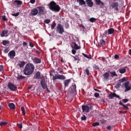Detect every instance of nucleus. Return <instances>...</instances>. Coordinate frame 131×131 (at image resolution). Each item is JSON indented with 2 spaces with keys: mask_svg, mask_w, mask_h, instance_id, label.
I'll use <instances>...</instances> for the list:
<instances>
[{
  "mask_svg": "<svg viewBox=\"0 0 131 131\" xmlns=\"http://www.w3.org/2000/svg\"><path fill=\"white\" fill-rule=\"evenodd\" d=\"M38 9L39 10V13L41 15H43L44 12H45V8L41 7H38Z\"/></svg>",
  "mask_w": 131,
  "mask_h": 131,
  "instance_id": "21",
  "label": "nucleus"
},
{
  "mask_svg": "<svg viewBox=\"0 0 131 131\" xmlns=\"http://www.w3.org/2000/svg\"><path fill=\"white\" fill-rule=\"evenodd\" d=\"M2 19L3 21H7V18L6 17V16L4 15L2 16Z\"/></svg>",
  "mask_w": 131,
  "mask_h": 131,
  "instance_id": "52",
  "label": "nucleus"
},
{
  "mask_svg": "<svg viewBox=\"0 0 131 131\" xmlns=\"http://www.w3.org/2000/svg\"><path fill=\"white\" fill-rule=\"evenodd\" d=\"M92 107V106L88 105H82V110L83 112H90V108Z\"/></svg>",
  "mask_w": 131,
  "mask_h": 131,
  "instance_id": "8",
  "label": "nucleus"
},
{
  "mask_svg": "<svg viewBox=\"0 0 131 131\" xmlns=\"http://www.w3.org/2000/svg\"><path fill=\"white\" fill-rule=\"evenodd\" d=\"M96 20H97V19L94 18V17H92L91 18H90L89 21H90V22H96Z\"/></svg>",
  "mask_w": 131,
  "mask_h": 131,
  "instance_id": "39",
  "label": "nucleus"
},
{
  "mask_svg": "<svg viewBox=\"0 0 131 131\" xmlns=\"http://www.w3.org/2000/svg\"><path fill=\"white\" fill-rule=\"evenodd\" d=\"M4 70V66H0V71H3Z\"/></svg>",
  "mask_w": 131,
  "mask_h": 131,
  "instance_id": "56",
  "label": "nucleus"
},
{
  "mask_svg": "<svg viewBox=\"0 0 131 131\" xmlns=\"http://www.w3.org/2000/svg\"><path fill=\"white\" fill-rule=\"evenodd\" d=\"M110 74H111V76H112L113 77L114 76H117V74L115 72H112L110 73Z\"/></svg>",
  "mask_w": 131,
  "mask_h": 131,
  "instance_id": "35",
  "label": "nucleus"
},
{
  "mask_svg": "<svg viewBox=\"0 0 131 131\" xmlns=\"http://www.w3.org/2000/svg\"><path fill=\"white\" fill-rule=\"evenodd\" d=\"M114 58H115V59H119V56H118V55H117V54H116V55L114 56Z\"/></svg>",
  "mask_w": 131,
  "mask_h": 131,
  "instance_id": "54",
  "label": "nucleus"
},
{
  "mask_svg": "<svg viewBox=\"0 0 131 131\" xmlns=\"http://www.w3.org/2000/svg\"><path fill=\"white\" fill-rule=\"evenodd\" d=\"M38 14V10L36 8H34L32 9L31 12V16H36Z\"/></svg>",
  "mask_w": 131,
  "mask_h": 131,
  "instance_id": "13",
  "label": "nucleus"
},
{
  "mask_svg": "<svg viewBox=\"0 0 131 131\" xmlns=\"http://www.w3.org/2000/svg\"><path fill=\"white\" fill-rule=\"evenodd\" d=\"M8 32H9V31L8 30L2 31L1 34V37H4V36H7V34H8Z\"/></svg>",
  "mask_w": 131,
  "mask_h": 131,
  "instance_id": "18",
  "label": "nucleus"
},
{
  "mask_svg": "<svg viewBox=\"0 0 131 131\" xmlns=\"http://www.w3.org/2000/svg\"><path fill=\"white\" fill-rule=\"evenodd\" d=\"M23 47H26V46H27V43L26 42H24L23 43Z\"/></svg>",
  "mask_w": 131,
  "mask_h": 131,
  "instance_id": "58",
  "label": "nucleus"
},
{
  "mask_svg": "<svg viewBox=\"0 0 131 131\" xmlns=\"http://www.w3.org/2000/svg\"><path fill=\"white\" fill-rule=\"evenodd\" d=\"M124 86L125 88V90L124 92H128L131 90V84H129V82L127 81L124 83Z\"/></svg>",
  "mask_w": 131,
  "mask_h": 131,
  "instance_id": "9",
  "label": "nucleus"
},
{
  "mask_svg": "<svg viewBox=\"0 0 131 131\" xmlns=\"http://www.w3.org/2000/svg\"><path fill=\"white\" fill-rule=\"evenodd\" d=\"M35 79H40L41 76L40 75V72H37L34 76Z\"/></svg>",
  "mask_w": 131,
  "mask_h": 131,
  "instance_id": "16",
  "label": "nucleus"
},
{
  "mask_svg": "<svg viewBox=\"0 0 131 131\" xmlns=\"http://www.w3.org/2000/svg\"><path fill=\"white\" fill-rule=\"evenodd\" d=\"M34 69H35V67L33 64L28 63L26 65L23 70L24 74L27 76L31 75V74H33V72H34Z\"/></svg>",
  "mask_w": 131,
  "mask_h": 131,
  "instance_id": "1",
  "label": "nucleus"
},
{
  "mask_svg": "<svg viewBox=\"0 0 131 131\" xmlns=\"http://www.w3.org/2000/svg\"><path fill=\"white\" fill-rule=\"evenodd\" d=\"M56 31L57 32H58L59 34H63V33L64 32V27H63V26L58 24L57 26Z\"/></svg>",
  "mask_w": 131,
  "mask_h": 131,
  "instance_id": "5",
  "label": "nucleus"
},
{
  "mask_svg": "<svg viewBox=\"0 0 131 131\" xmlns=\"http://www.w3.org/2000/svg\"><path fill=\"white\" fill-rule=\"evenodd\" d=\"M77 3H79L80 6H82V5H85V2L83 0H77Z\"/></svg>",
  "mask_w": 131,
  "mask_h": 131,
  "instance_id": "29",
  "label": "nucleus"
},
{
  "mask_svg": "<svg viewBox=\"0 0 131 131\" xmlns=\"http://www.w3.org/2000/svg\"><path fill=\"white\" fill-rule=\"evenodd\" d=\"M17 80H21V79H24V78H25V77L22 76V75H18L16 77Z\"/></svg>",
  "mask_w": 131,
  "mask_h": 131,
  "instance_id": "31",
  "label": "nucleus"
},
{
  "mask_svg": "<svg viewBox=\"0 0 131 131\" xmlns=\"http://www.w3.org/2000/svg\"><path fill=\"white\" fill-rule=\"evenodd\" d=\"M81 120H86V117L83 115V116L81 117Z\"/></svg>",
  "mask_w": 131,
  "mask_h": 131,
  "instance_id": "46",
  "label": "nucleus"
},
{
  "mask_svg": "<svg viewBox=\"0 0 131 131\" xmlns=\"http://www.w3.org/2000/svg\"><path fill=\"white\" fill-rule=\"evenodd\" d=\"M16 56V52L15 51L12 50L8 53V57L10 58V59H14L15 56Z\"/></svg>",
  "mask_w": 131,
  "mask_h": 131,
  "instance_id": "10",
  "label": "nucleus"
},
{
  "mask_svg": "<svg viewBox=\"0 0 131 131\" xmlns=\"http://www.w3.org/2000/svg\"><path fill=\"white\" fill-rule=\"evenodd\" d=\"M73 48L75 50H79V49H80V47H79V46H78V45H77V44H76V43H73Z\"/></svg>",
  "mask_w": 131,
  "mask_h": 131,
  "instance_id": "30",
  "label": "nucleus"
},
{
  "mask_svg": "<svg viewBox=\"0 0 131 131\" xmlns=\"http://www.w3.org/2000/svg\"><path fill=\"white\" fill-rule=\"evenodd\" d=\"M119 105H121V106H123L124 109L125 110H128V107H127L125 104H123L121 101L119 102Z\"/></svg>",
  "mask_w": 131,
  "mask_h": 131,
  "instance_id": "26",
  "label": "nucleus"
},
{
  "mask_svg": "<svg viewBox=\"0 0 131 131\" xmlns=\"http://www.w3.org/2000/svg\"><path fill=\"white\" fill-rule=\"evenodd\" d=\"M31 4H34L35 3V0H30Z\"/></svg>",
  "mask_w": 131,
  "mask_h": 131,
  "instance_id": "59",
  "label": "nucleus"
},
{
  "mask_svg": "<svg viewBox=\"0 0 131 131\" xmlns=\"http://www.w3.org/2000/svg\"><path fill=\"white\" fill-rule=\"evenodd\" d=\"M14 5H15L16 6V5L17 6H18V7L20 6H21L22 5V2L20 1L19 0H15L14 3H13Z\"/></svg>",
  "mask_w": 131,
  "mask_h": 131,
  "instance_id": "20",
  "label": "nucleus"
},
{
  "mask_svg": "<svg viewBox=\"0 0 131 131\" xmlns=\"http://www.w3.org/2000/svg\"><path fill=\"white\" fill-rule=\"evenodd\" d=\"M119 72L121 73V74H123V73H125L126 72V68H120L119 70Z\"/></svg>",
  "mask_w": 131,
  "mask_h": 131,
  "instance_id": "23",
  "label": "nucleus"
},
{
  "mask_svg": "<svg viewBox=\"0 0 131 131\" xmlns=\"http://www.w3.org/2000/svg\"><path fill=\"white\" fill-rule=\"evenodd\" d=\"M32 60L35 64H39V63H41V59L37 57L32 58Z\"/></svg>",
  "mask_w": 131,
  "mask_h": 131,
  "instance_id": "11",
  "label": "nucleus"
},
{
  "mask_svg": "<svg viewBox=\"0 0 131 131\" xmlns=\"http://www.w3.org/2000/svg\"><path fill=\"white\" fill-rule=\"evenodd\" d=\"M94 69L95 70H98L99 69H100V68L98 66H97V65H94V67H93Z\"/></svg>",
  "mask_w": 131,
  "mask_h": 131,
  "instance_id": "43",
  "label": "nucleus"
},
{
  "mask_svg": "<svg viewBox=\"0 0 131 131\" xmlns=\"http://www.w3.org/2000/svg\"><path fill=\"white\" fill-rule=\"evenodd\" d=\"M25 64V61H19L18 62L17 65L19 66V67H20V68H22V67H24Z\"/></svg>",
  "mask_w": 131,
  "mask_h": 131,
  "instance_id": "19",
  "label": "nucleus"
},
{
  "mask_svg": "<svg viewBox=\"0 0 131 131\" xmlns=\"http://www.w3.org/2000/svg\"><path fill=\"white\" fill-rule=\"evenodd\" d=\"M21 110L22 112L23 115H24V116H25V114H26L25 113V108L24 107V106H22L21 107Z\"/></svg>",
  "mask_w": 131,
  "mask_h": 131,
  "instance_id": "32",
  "label": "nucleus"
},
{
  "mask_svg": "<svg viewBox=\"0 0 131 131\" xmlns=\"http://www.w3.org/2000/svg\"><path fill=\"white\" fill-rule=\"evenodd\" d=\"M106 43V41L104 40L103 39H101L100 40V47H104Z\"/></svg>",
  "mask_w": 131,
  "mask_h": 131,
  "instance_id": "24",
  "label": "nucleus"
},
{
  "mask_svg": "<svg viewBox=\"0 0 131 131\" xmlns=\"http://www.w3.org/2000/svg\"><path fill=\"white\" fill-rule=\"evenodd\" d=\"M56 27V23L53 22L51 25V29H54Z\"/></svg>",
  "mask_w": 131,
  "mask_h": 131,
  "instance_id": "41",
  "label": "nucleus"
},
{
  "mask_svg": "<svg viewBox=\"0 0 131 131\" xmlns=\"http://www.w3.org/2000/svg\"><path fill=\"white\" fill-rule=\"evenodd\" d=\"M119 7V4L118 2H113L111 3L110 8L112 9H114L115 11H119V9L118 8Z\"/></svg>",
  "mask_w": 131,
  "mask_h": 131,
  "instance_id": "3",
  "label": "nucleus"
},
{
  "mask_svg": "<svg viewBox=\"0 0 131 131\" xmlns=\"http://www.w3.org/2000/svg\"><path fill=\"white\" fill-rule=\"evenodd\" d=\"M17 126H18V127H19L20 128H22L23 126H22V123H20L19 124H17Z\"/></svg>",
  "mask_w": 131,
  "mask_h": 131,
  "instance_id": "51",
  "label": "nucleus"
},
{
  "mask_svg": "<svg viewBox=\"0 0 131 131\" xmlns=\"http://www.w3.org/2000/svg\"><path fill=\"white\" fill-rule=\"evenodd\" d=\"M8 107H9L10 109L14 110V109H15V104L13 103H10L8 104Z\"/></svg>",
  "mask_w": 131,
  "mask_h": 131,
  "instance_id": "27",
  "label": "nucleus"
},
{
  "mask_svg": "<svg viewBox=\"0 0 131 131\" xmlns=\"http://www.w3.org/2000/svg\"><path fill=\"white\" fill-rule=\"evenodd\" d=\"M53 80H57V79H60L61 80H65L66 77L63 75H55L52 78Z\"/></svg>",
  "mask_w": 131,
  "mask_h": 131,
  "instance_id": "4",
  "label": "nucleus"
},
{
  "mask_svg": "<svg viewBox=\"0 0 131 131\" xmlns=\"http://www.w3.org/2000/svg\"><path fill=\"white\" fill-rule=\"evenodd\" d=\"M29 46L31 48H33V47H34V45L33 44V43L31 42L29 43Z\"/></svg>",
  "mask_w": 131,
  "mask_h": 131,
  "instance_id": "48",
  "label": "nucleus"
},
{
  "mask_svg": "<svg viewBox=\"0 0 131 131\" xmlns=\"http://www.w3.org/2000/svg\"><path fill=\"white\" fill-rule=\"evenodd\" d=\"M81 27H82V28H83V30H85V28H84V27L83 26H81Z\"/></svg>",
  "mask_w": 131,
  "mask_h": 131,
  "instance_id": "61",
  "label": "nucleus"
},
{
  "mask_svg": "<svg viewBox=\"0 0 131 131\" xmlns=\"http://www.w3.org/2000/svg\"><path fill=\"white\" fill-rule=\"evenodd\" d=\"M106 128L108 130H110V129H111V126H108Z\"/></svg>",
  "mask_w": 131,
  "mask_h": 131,
  "instance_id": "60",
  "label": "nucleus"
},
{
  "mask_svg": "<svg viewBox=\"0 0 131 131\" xmlns=\"http://www.w3.org/2000/svg\"><path fill=\"white\" fill-rule=\"evenodd\" d=\"M70 81H71L70 79L66 80L64 81V86L66 88V86H68V85L70 83Z\"/></svg>",
  "mask_w": 131,
  "mask_h": 131,
  "instance_id": "28",
  "label": "nucleus"
},
{
  "mask_svg": "<svg viewBox=\"0 0 131 131\" xmlns=\"http://www.w3.org/2000/svg\"><path fill=\"white\" fill-rule=\"evenodd\" d=\"M94 91H95L96 92H100V90H98L96 89H95Z\"/></svg>",
  "mask_w": 131,
  "mask_h": 131,
  "instance_id": "62",
  "label": "nucleus"
},
{
  "mask_svg": "<svg viewBox=\"0 0 131 131\" xmlns=\"http://www.w3.org/2000/svg\"><path fill=\"white\" fill-rule=\"evenodd\" d=\"M12 16H14V17H17L19 16V13L17 12L16 13L12 14Z\"/></svg>",
  "mask_w": 131,
  "mask_h": 131,
  "instance_id": "50",
  "label": "nucleus"
},
{
  "mask_svg": "<svg viewBox=\"0 0 131 131\" xmlns=\"http://www.w3.org/2000/svg\"><path fill=\"white\" fill-rule=\"evenodd\" d=\"M123 103H127V102H128V99H124L122 100Z\"/></svg>",
  "mask_w": 131,
  "mask_h": 131,
  "instance_id": "49",
  "label": "nucleus"
},
{
  "mask_svg": "<svg viewBox=\"0 0 131 131\" xmlns=\"http://www.w3.org/2000/svg\"><path fill=\"white\" fill-rule=\"evenodd\" d=\"M8 52H9V49H6L4 50V53H5L6 54H7V53H8Z\"/></svg>",
  "mask_w": 131,
  "mask_h": 131,
  "instance_id": "57",
  "label": "nucleus"
},
{
  "mask_svg": "<svg viewBox=\"0 0 131 131\" xmlns=\"http://www.w3.org/2000/svg\"><path fill=\"white\" fill-rule=\"evenodd\" d=\"M8 124V122H0V126H3V125H7Z\"/></svg>",
  "mask_w": 131,
  "mask_h": 131,
  "instance_id": "36",
  "label": "nucleus"
},
{
  "mask_svg": "<svg viewBox=\"0 0 131 131\" xmlns=\"http://www.w3.org/2000/svg\"><path fill=\"white\" fill-rule=\"evenodd\" d=\"M94 96L95 98H99V97H100V94H99L98 93H95Z\"/></svg>",
  "mask_w": 131,
  "mask_h": 131,
  "instance_id": "47",
  "label": "nucleus"
},
{
  "mask_svg": "<svg viewBox=\"0 0 131 131\" xmlns=\"http://www.w3.org/2000/svg\"><path fill=\"white\" fill-rule=\"evenodd\" d=\"M82 55L85 57V58H87V59H91L92 58L91 56H89L84 53H82Z\"/></svg>",
  "mask_w": 131,
  "mask_h": 131,
  "instance_id": "38",
  "label": "nucleus"
},
{
  "mask_svg": "<svg viewBox=\"0 0 131 131\" xmlns=\"http://www.w3.org/2000/svg\"><path fill=\"white\" fill-rule=\"evenodd\" d=\"M124 81H126V79L125 78V77H124L123 78L120 79L119 80V82H124Z\"/></svg>",
  "mask_w": 131,
  "mask_h": 131,
  "instance_id": "33",
  "label": "nucleus"
},
{
  "mask_svg": "<svg viewBox=\"0 0 131 131\" xmlns=\"http://www.w3.org/2000/svg\"><path fill=\"white\" fill-rule=\"evenodd\" d=\"M49 8L51 11H54V12H60L61 8L59 5H57L54 1H52L49 5Z\"/></svg>",
  "mask_w": 131,
  "mask_h": 131,
  "instance_id": "2",
  "label": "nucleus"
},
{
  "mask_svg": "<svg viewBox=\"0 0 131 131\" xmlns=\"http://www.w3.org/2000/svg\"><path fill=\"white\" fill-rule=\"evenodd\" d=\"M57 70V71H59V73L62 74V73L63 72V69H62V68H58Z\"/></svg>",
  "mask_w": 131,
  "mask_h": 131,
  "instance_id": "40",
  "label": "nucleus"
},
{
  "mask_svg": "<svg viewBox=\"0 0 131 131\" xmlns=\"http://www.w3.org/2000/svg\"><path fill=\"white\" fill-rule=\"evenodd\" d=\"M109 99H112L113 98H117L118 99H119V100H121V98L118 95L116 94L115 93H111L108 94Z\"/></svg>",
  "mask_w": 131,
  "mask_h": 131,
  "instance_id": "7",
  "label": "nucleus"
},
{
  "mask_svg": "<svg viewBox=\"0 0 131 131\" xmlns=\"http://www.w3.org/2000/svg\"><path fill=\"white\" fill-rule=\"evenodd\" d=\"M110 74H109V73L106 72L103 75V77L104 79V80L108 81L109 80V76Z\"/></svg>",
  "mask_w": 131,
  "mask_h": 131,
  "instance_id": "17",
  "label": "nucleus"
},
{
  "mask_svg": "<svg viewBox=\"0 0 131 131\" xmlns=\"http://www.w3.org/2000/svg\"><path fill=\"white\" fill-rule=\"evenodd\" d=\"M73 58H74V61H77V63H79V61H80V58L78 56L76 55V56H73Z\"/></svg>",
  "mask_w": 131,
  "mask_h": 131,
  "instance_id": "25",
  "label": "nucleus"
},
{
  "mask_svg": "<svg viewBox=\"0 0 131 131\" xmlns=\"http://www.w3.org/2000/svg\"><path fill=\"white\" fill-rule=\"evenodd\" d=\"M113 33H114V29L113 28H110L104 32V34L106 35L113 34Z\"/></svg>",
  "mask_w": 131,
  "mask_h": 131,
  "instance_id": "14",
  "label": "nucleus"
},
{
  "mask_svg": "<svg viewBox=\"0 0 131 131\" xmlns=\"http://www.w3.org/2000/svg\"><path fill=\"white\" fill-rule=\"evenodd\" d=\"M8 43H9V41L6 40H3L2 42L3 46H7V45H8Z\"/></svg>",
  "mask_w": 131,
  "mask_h": 131,
  "instance_id": "34",
  "label": "nucleus"
},
{
  "mask_svg": "<svg viewBox=\"0 0 131 131\" xmlns=\"http://www.w3.org/2000/svg\"><path fill=\"white\" fill-rule=\"evenodd\" d=\"M98 125H100L98 122H95L93 124V126H98Z\"/></svg>",
  "mask_w": 131,
  "mask_h": 131,
  "instance_id": "45",
  "label": "nucleus"
},
{
  "mask_svg": "<svg viewBox=\"0 0 131 131\" xmlns=\"http://www.w3.org/2000/svg\"><path fill=\"white\" fill-rule=\"evenodd\" d=\"M60 62H62V63H64V60H63V58H61Z\"/></svg>",
  "mask_w": 131,
  "mask_h": 131,
  "instance_id": "63",
  "label": "nucleus"
},
{
  "mask_svg": "<svg viewBox=\"0 0 131 131\" xmlns=\"http://www.w3.org/2000/svg\"><path fill=\"white\" fill-rule=\"evenodd\" d=\"M8 89L10 90L12 92H15L16 90H17V86L15 84H13L12 83H9L8 84Z\"/></svg>",
  "mask_w": 131,
  "mask_h": 131,
  "instance_id": "6",
  "label": "nucleus"
},
{
  "mask_svg": "<svg viewBox=\"0 0 131 131\" xmlns=\"http://www.w3.org/2000/svg\"><path fill=\"white\" fill-rule=\"evenodd\" d=\"M100 60H101L102 61H105V57H101L99 58Z\"/></svg>",
  "mask_w": 131,
  "mask_h": 131,
  "instance_id": "55",
  "label": "nucleus"
},
{
  "mask_svg": "<svg viewBox=\"0 0 131 131\" xmlns=\"http://www.w3.org/2000/svg\"><path fill=\"white\" fill-rule=\"evenodd\" d=\"M86 3L90 8H92L94 6V2L92 0H86Z\"/></svg>",
  "mask_w": 131,
  "mask_h": 131,
  "instance_id": "15",
  "label": "nucleus"
},
{
  "mask_svg": "<svg viewBox=\"0 0 131 131\" xmlns=\"http://www.w3.org/2000/svg\"><path fill=\"white\" fill-rule=\"evenodd\" d=\"M45 23H46V24H49L51 22V19H46L44 21Z\"/></svg>",
  "mask_w": 131,
  "mask_h": 131,
  "instance_id": "42",
  "label": "nucleus"
},
{
  "mask_svg": "<svg viewBox=\"0 0 131 131\" xmlns=\"http://www.w3.org/2000/svg\"><path fill=\"white\" fill-rule=\"evenodd\" d=\"M72 53L73 54V55H75V54H76V50L73 49L72 50Z\"/></svg>",
  "mask_w": 131,
  "mask_h": 131,
  "instance_id": "53",
  "label": "nucleus"
},
{
  "mask_svg": "<svg viewBox=\"0 0 131 131\" xmlns=\"http://www.w3.org/2000/svg\"><path fill=\"white\" fill-rule=\"evenodd\" d=\"M40 84L44 90L47 89V91H49V89H48V86L47 85V83H46V81L45 80H42L40 82Z\"/></svg>",
  "mask_w": 131,
  "mask_h": 131,
  "instance_id": "12",
  "label": "nucleus"
},
{
  "mask_svg": "<svg viewBox=\"0 0 131 131\" xmlns=\"http://www.w3.org/2000/svg\"><path fill=\"white\" fill-rule=\"evenodd\" d=\"M96 2V5H98V6H100V7H103L104 5V3L102 2L101 0H95Z\"/></svg>",
  "mask_w": 131,
  "mask_h": 131,
  "instance_id": "22",
  "label": "nucleus"
},
{
  "mask_svg": "<svg viewBox=\"0 0 131 131\" xmlns=\"http://www.w3.org/2000/svg\"><path fill=\"white\" fill-rule=\"evenodd\" d=\"M85 72L86 75H88V76L90 75V71L89 70V69H86L85 71Z\"/></svg>",
  "mask_w": 131,
  "mask_h": 131,
  "instance_id": "44",
  "label": "nucleus"
},
{
  "mask_svg": "<svg viewBox=\"0 0 131 131\" xmlns=\"http://www.w3.org/2000/svg\"><path fill=\"white\" fill-rule=\"evenodd\" d=\"M72 90H73V92L76 91V85L74 84L72 86Z\"/></svg>",
  "mask_w": 131,
  "mask_h": 131,
  "instance_id": "37",
  "label": "nucleus"
},
{
  "mask_svg": "<svg viewBox=\"0 0 131 131\" xmlns=\"http://www.w3.org/2000/svg\"><path fill=\"white\" fill-rule=\"evenodd\" d=\"M129 54H130L131 56V49L129 50Z\"/></svg>",
  "mask_w": 131,
  "mask_h": 131,
  "instance_id": "64",
  "label": "nucleus"
}]
</instances>
